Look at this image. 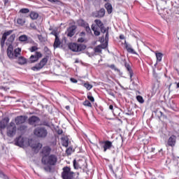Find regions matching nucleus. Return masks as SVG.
Segmentation results:
<instances>
[{"mask_svg":"<svg viewBox=\"0 0 179 179\" xmlns=\"http://www.w3.org/2000/svg\"><path fill=\"white\" fill-rule=\"evenodd\" d=\"M73 163V168L76 170H78V169H79V164H78V162H76V159H74Z\"/></svg>","mask_w":179,"mask_h":179,"instance_id":"39","label":"nucleus"},{"mask_svg":"<svg viewBox=\"0 0 179 179\" xmlns=\"http://www.w3.org/2000/svg\"><path fill=\"white\" fill-rule=\"evenodd\" d=\"M108 68H110V69H113L114 71H120L118 69L115 67V65L114 64L109 65Z\"/></svg>","mask_w":179,"mask_h":179,"instance_id":"47","label":"nucleus"},{"mask_svg":"<svg viewBox=\"0 0 179 179\" xmlns=\"http://www.w3.org/2000/svg\"><path fill=\"white\" fill-rule=\"evenodd\" d=\"M109 109L111 110L113 115H115V113H114V106L113 105L109 106Z\"/></svg>","mask_w":179,"mask_h":179,"instance_id":"51","label":"nucleus"},{"mask_svg":"<svg viewBox=\"0 0 179 179\" xmlns=\"http://www.w3.org/2000/svg\"><path fill=\"white\" fill-rule=\"evenodd\" d=\"M15 144L16 145V146H20V148H22V146H24V138H23L22 136H20L15 139Z\"/></svg>","mask_w":179,"mask_h":179,"instance_id":"15","label":"nucleus"},{"mask_svg":"<svg viewBox=\"0 0 179 179\" xmlns=\"http://www.w3.org/2000/svg\"><path fill=\"white\" fill-rule=\"evenodd\" d=\"M83 106H85L87 107H92V103H90V101H89L88 100H85L83 102Z\"/></svg>","mask_w":179,"mask_h":179,"instance_id":"36","label":"nucleus"},{"mask_svg":"<svg viewBox=\"0 0 179 179\" xmlns=\"http://www.w3.org/2000/svg\"><path fill=\"white\" fill-rule=\"evenodd\" d=\"M124 66L127 71L129 72L130 76V80L132 81V77L134 76V71H132V68H131V65L127 63V61L124 60Z\"/></svg>","mask_w":179,"mask_h":179,"instance_id":"17","label":"nucleus"},{"mask_svg":"<svg viewBox=\"0 0 179 179\" xmlns=\"http://www.w3.org/2000/svg\"><path fill=\"white\" fill-rule=\"evenodd\" d=\"M87 99L90 100V101H92V103L94 102V97L92 96V94L90 92L87 94Z\"/></svg>","mask_w":179,"mask_h":179,"instance_id":"34","label":"nucleus"},{"mask_svg":"<svg viewBox=\"0 0 179 179\" xmlns=\"http://www.w3.org/2000/svg\"><path fill=\"white\" fill-rule=\"evenodd\" d=\"M157 62H162L163 58V55L162 52L156 53Z\"/></svg>","mask_w":179,"mask_h":179,"instance_id":"30","label":"nucleus"},{"mask_svg":"<svg viewBox=\"0 0 179 179\" xmlns=\"http://www.w3.org/2000/svg\"><path fill=\"white\" fill-rule=\"evenodd\" d=\"M5 6H8L9 5V0H3Z\"/></svg>","mask_w":179,"mask_h":179,"instance_id":"56","label":"nucleus"},{"mask_svg":"<svg viewBox=\"0 0 179 179\" xmlns=\"http://www.w3.org/2000/svg\"><path fill=\"white\" fill-rule=\"evenodd\" d=\"M20 13H29L30 12V10L29 8H22L20 10Z\"/></svg>","mask_w":179,"mask_h":179,"instance_id":"40","label":"nucleus"},{"mask_svg":"<svg viewBox=\"0 0 179 179\" xmlns=\"http://www.w3.org/2000/svg\"><path fill=\"white\" fill-rule=\"evenodd\" d=\"M17 24H20V26H23V24H24V23H26V20H24V19H23V18H18L17 20Z\"/></svg>","mask_w":179,"mask_h":179,"instance_id":"32","label":"nucleus"},{"mask_svg":"<svg viewBox=\"0 0 179 179\" xmlns=\"http://www.w3.org/2000/svg\"><path fill=\"white\" fill-rule=\"evenodd\" d=\"M176 141L177 136H176L175 135H172L168 139V145L171 146V148H173V146H176Z\"/></svg>","mask_w":179,"mask_h":179,"instance_id":"16","label":"nucleus"},{"mask_svg":"<svg viewBox=\"0 0 179 179\" xmlns=\"http://www.w3.org/2000/svg\"><path fill=\"white\" fill-rule=\"evenodd\" d=\"M11 33H13V30H9L4 32L1 38V41H3V43H5V41H6V38H8V36H10Z\"/></svg>","mask_w":179,"mask_h":179,"instance_id":"18","label":"nucleus"},{"mask_svg":"<svg viewBox=\"0 0 179 179\" xmlns=\"http://www.w3.org/2000/svg\"><path fill=\"white\" fill-rule=\"evenodd\" d=\"M16 124L15 122H11L10 124L7 127V135L10 138H13V136H15L16 135Z\"/></svg>","mask_w":179,"mask_h":179,"instance_id":"8","label":"nucleus"},{"mask_svg":"<svg viewBox=\"0 0 179 179\" xmlns=\"http://www.w3.org/2000/svg\"><path fill=\"white\" fill-rule=\"evenodd\" d=\"M26 120H27V116H23V115L17 116L15 119V124L16 125H20L22 124H24L26 122Z\"/></svg>","mask_w":179,"mask_h":179,"instance_id":"13","label":"nucleus"},{"mask_svg":"<svg viewBox=\"0 0 179 179\" xmlns=\"http://www.w3.org/2000/svg\"><path fill=\"white\" fill-rule=\"evenodd\" d=\"M63 171L62 173V178L63 179H74L75 172L72 171L71 167L64 166L62 169Z\"/></svg>","mask_w":179,"mask_h":179,"instance_id":"3","label":"nucleus"},{"mask_svg":"<svg viewBox=\"0 0 179 179\" xmlns=\"http://www.w3.org/2000/svg\"><path fill=\"white\" fill-rule=\"evenodd\" d=\"M58 158L55 155H50L47 157H42L41 162L44 166H55Z\"/></svg>","mask_w":179,"mask_h":179,"instance_id":"2","label":"nucleus"},{"mask_svg":"<svg viewBox=\"0 0 179 179\" xmlns=\"http://www.w3.org/2000/svg\"><path fill=\"white\" fill-rule=\"evenodd\" d=\"M72 150V148H68L66 150V152L67 153V155H71V151Z\"/></svg>","mask_w":179,"mask_h":179,"instance_id":"55","label":"nucleus"},{"mask_svg":"<svg viewBox=\"0 0 179 179\" xmlns=\"http://www.w3.org/2000/svg\"><path fill=\"white\" fill-rule=\"evenodd\" d=\"M34 135L39 139H45L48 136V130L44 127H38L34 129Z\"/></svg>","mask_w":179,"mask_h":179,"instance_id":"1","label":"nucleus"},{"mask_svg":"<svg viewBox=\"0 0 179 179\" xmlns=\"http://www.w3.org/2000/svg\"><path fill=\"white\" fill-rule=\"evenodd\" d=\"M87 33H92V29H90V27H89V24L84 27Z\"/></svg>","mask_w":179,"mask_h":179,"instance_id":"45","label":"nucleus"},{"mask_svg":"<svg viewBox=\"0 0 179 179\" xmlns=\"http://www.w3.org/2000/svg\"><path fill=\"white\" fill-rule=\"evenodd\" d=\"M160 116L159 117V118H160V117H164V118H167V116L164 115V114H163V112L162 111H159Z\"/></svg>","mask_w":179,"mask_h":179,"instance_id":"53","label":"nucleus"},{"mask_svg":"<svg viewBox=\"0 0 179 179\" xmlns=\"http://www.w3.org/2000/svg\"><path fill=\"white\" fill-rule=\"evenodd\" d=\"M84 87L85 88H87V90H90L92 87H93V85L89 84V83H85L84 84Z\"/></svg>","mask_w":179,"mask_h":179,"instance_id":"38","label":"nucleus"},{"mask_svg":"<svg viewBox=\"0 0 179 179\" xmlns=\"http://www.w3.org/2000/svg\"><path fill=\"white\" fill-rule=\"evenodd\" d=\"M51 153V147L50 146H45L42 148L41 154L42 157H48L50 156Z\"/></svg>","mask_w":179,"mask_h":179,"instance_id":"12","label":"nucleus"},{"mask_svg":"<svg viewBox=\"0 0 179 179\" xmlns=\"http://www.w3.org/2000/svg\"><path fill=\"white\" fill-rule=\"evenodd\" d=\"M38 40H40V41H43V36L39 35L38 36Z\"/></svg>","mask_w":179,"mask_h":179,"instance_id":"60","label":"nucleus"},{"mask_svg":"<svg viewBox=\"0 0 179 179\" xmlns=\"http://www.w3.org/2000/svg\"><path fill=\"white\" fill-rule=\"evenodd\" d=\"M71 82H72V83H78V80L73 78H71L70 79Z\"/></svg>","mask_w":179,"mask_h":179,"instance_id":"52","label":"nucleus"},{"mask_svg":"<svg viewBox=\"0 0 179 179\" xmlns=\"http://www.w3.org/2000/svg\"><path fill=\"white\" fill-rule=\"evenodd\" d=\"M65 108H66V110H69L70 107H69V106H66L65 107Z\"/></svg>","mask_w":179,"mask_h":179,"instance_id":"64","label":"nucleus"},{"mask_svg":"<svg viewBox=\"0 0 179 179\" xmlns=\"http://www.w3.org/2000/svg\"><path fill=\"white\" fill-rule=\"evenodd\" d=\"M125 48L127 51V52H129L130 54H135L136 55H138V53L131 47V45L125 44Z\"/></svg>","mask_w":179,"mask_h":179,"instance_id":"19","label":"nucleus"},{"mask_svg":"<svg viewBox=\"0 0 179 179\" xmlns=\"http://www.w3.org/2000/svg\"><path fill=\"white\" fill-rule=\"evenodd\" d=\"M62 146H64V148L69 146V138H68V137L62 138Z\"/></svg>","mask_w":179,"mask_h":179,"instance_id":"22","label":"nucleus"},{"mask_svg":"<svg viewBox=\"0 0 179 179\" xmlns=\"http://www.w3.org/2000/svg\"><path fill=\"white\" fill-rule=\"evenodd\" d=\"M49 2H52V3H53V2H57L58 1V0H48Z\"/></svg>","mask_w":179,"mask_h":179,"instance_id":"62","label":"nucleus"},{"mask_svg":"<svg viewBox=\"0 0 179 179\" xmlns=\"http://www.w3.org/2000/svg\"><path fill=\"white\" fill-rule=\"evenodd\" d=\"M69 48L73 52H79L86 50V45L83 44L69 43Z\"/></svg>","mask_w":179,"mask_h":179,"instance_id":"5","label":"nucleus"},{"mask_svg":"<svg viewBox=\"0 0 179 179\" xmlns=\"http://www.w3.org/2000/svg\"><path fill=\"white\" fill-rule=\"evenodd\" d=\"M168 106L171 108V110H174L176 108V103L173 101H171L169 103Z\"/></svg>","mask_w":179,"mask_h":179,"instance_id":"37","label":"nucleus"},{"mask_svg":"<svg viewBox=\"0 0 179 179\" xmlns=\"http://www.w3.org/2000/svg\"><path fill=\"white\" fill-rule=\"evenodd\" d=\"M37 50H38V48H37L36 46H32L29 48V51L31 52H34V51H37Z\"/></svg>","mask_w":179,"mask_h":179,"instance_id":"41","label":"nucleus"},{"mask_svg":"<svg viewBox=\"0 0 179 179\" xmlns=\"http://www.w3.org/2000/svg\"><path fill=\"white\" fill-rule=\"evenodd\" d=\"M1 178L3 179H9V178H8V176H6V175H5L3 173H1Z\"/></svg>","mask_w":179,"mask_h":179,"instance_id":"50","label":"nucleus"},{"mask_svg":"<svg viewBox=\"0 0 179 179\" xmlns=\"http://www.w3.org/2000/svg\"><path fill=\"white\" fill-rule=\"evenodd\" d=\"M20 131H26V129H27V127L24 124H22L20 127L19 128Z\"/></svg>","mask_w":179,"mask_h":179,"instance_id":"44","label":"nucleus"},{"mask_svg":"<svg viewBox=\"0 0 179 179\" xmlns=\"http://www.w3.org/2000/svg\"><path fill=\"white\" fill-rule=\"evenodd\" d=\"M15 38H16V35L15 34H11L10 37L8 39V41L10 42L9 45L10 44L12 45V43L15 41Z\"/></svg>","mask_w":179,"mask_h":179,"instance_id":"31","label":"nucleus"},{"mask_svg":"<svg viewBox=\"0 0 179 179\" xmlns=\"http://www.w3.org/2000/svg\"><path fill=\"white\" fill-rule=\"evenodd\" d=\"M3 121L6 122V124H8L9 122V118L6 117L3 120Z\"/></svg>","mask_w":179,"mask_h":179,"instance_id":"59","label":"nucleus"},{"mask_svg":"<svg viewBox=\"0 0 179 179\" xmlns=\"http://www.w3.org/2000/svg\"><path fill=\"white\" fill-rule=\"evenodd\" d=\"M120 40H124V38H125V37L124 36V35H120Z\"/></svg>","mask_w":179,"mask_h":179,"instance_id":"61","label":"nucleus"},{"mask_svg":"<svg viewBox=\"0 0 179 179\" xmlns=\"http://www.w3.org/2000/svg\"><path fill=\"white\" fill-rule=\"evenodd\" d=\"M172 5L174 8H179V0H174L172 1Z\"/></svg>","mask_w":179,"mask_h":179,"instance_id":"35","label":"nucleus"},{"mask_svg":"<svg viewBox=\"0 0 179 179\" xmlns=\"http://www.w3.org/2000/svg\"><path fill=\"white\" fill-rule=\"evenodd\" d=\"M91 27H92V30L94 31V34L95 36H99L100 34L99 28H97V25H94V24H92Z\"/></svg>","mask_w":179,"mask_h":179,"instance_id":"25","label":"nucleus"},{"mask_svg":"<svg viewBox=\"0 0 179 179\" xmlns=\"http://www.w3.org/2000/svg\"><path fill=\"white\" fill-rule=\"evenodd\" d=\"M43 57V54L40 52H36L34 55H31L29 57V61L31 64H34V62H37L40 58Z\"/></svg>","mask_w":179,"mask_h":179,"instance_id":"9","label":"nucleus"},{"mask_svg":"<svg viewBox=\"0 0 179 179\" xmlns=\"http://www.w3.org/2000/svg\"><path fill=\"white\" fill-rule=\"evenodd\" d=\"M51 34H52L53 36H55V38H57V37H58V33H57V31H55V30H53V31L51 32Z\"/></svg>","mask_w":179,"mask_h":179,"instance_id":"49","label":"nucleus"},{"mask_svg":"<svg viewBox=\"0 0 179 179\" xmlns=\"http://www.w3.org/2000/svg\"><path fill=\"white\" fill-rule=\"evenodd\" d=\"M106 15V10H104V8H101L98 13H97V15L95 17H103L104 15Z\"/></svg>","mask_w":179,"mask_h":179,"instance_id":"24","label":"nucleus"},{"mask_svg":"<svg viewBox=\"0 0 179 179\" xmlns=\"http://www.w3.org/2000/svg\"><path fill=\"white\" fill-rule=\"evenodd\" d=\"M85 41V39L83 38H79L78 39V43H83Z\"/></svg>","mask_w":179,"mask_h":179,"instance_id":"54","label":"nucleus"},{"mask_svg":"<svg viewBox=\"0 0 179 179\" xmlns=\"http://www.w3.org/2000/svg\"><path fill=\"white\" fill-rule=\"evenodd\" d=\"M6 125L5 124H1V129H2V128H5Z\"/></svg>","mask_w":179,"mask_h":179,"instance_id":"63","label":"nucleus"},{"mask_svg":"<svg viewBox=\"0 0 179 179\" xmlns=\"http://www.w3.org/2000/svg\"><path fill=\"white\" fill-rule=\"evenodd\" d=\"M41 125H43V127H50V122H48V121L44 120V121L42 122Z\"/></svg>","mask_w":179,"mask_h":179,"instance_id":"42","label":"nucleus"},{"mask_svg":"<svg viewBox=\"0 0 179 179\" xmlns=\"http://www.w3.org/2000/svg\"><path fill=\"white\" fill-rule=\"evenodd\" d=\"M1 89L5 90L6 92H8V90H9V87H1Z\"/></svg>","mask_w":179,"mask_h":179,"instance_id":"58","label":"nucleus"},{"mask_svg":"<svg viewBox=\"0 0 179 179\" xmlns=\"http://www.w3.org/2000/svg\"><path fill=\"white\" fill-rule=\"evenodd\" d=\"M43 146V145L40 143H38L36 145H34L33 148L34 149H38V148H41Z\"/></svg>","mask_w":179,"mask_h":179,"instance_id":"43","label":"nucleus"},{"mask_svg":"<svg viewBox=\"0 0 179 179\" xmlns=\"http://www.w3.org/2000/svg\"><path fill=\"white\" fill-rule=\"evenodd\" d=\"M59 45H61V41L59 40V36H56L53 47L55 49L59 48Z\"/></svg>","mask_w":179,"mask_h":179,"instance_id":"20","label":"nucleus"},{"mask_svg":"<svg viewBox=\"0 0 179 179\" xmlns=\"http://www.w3.org/2000/svg\"><path fill=\"white\" fill-rule=\"evenodd\" d=\"M63 132H64V131H62V129H59V130L57 131L58 135H62Z\"/></svg>","mask_w":179,"mask_h":179,"instance_id":"57","label":"nucleus"},{"mask_svg":"<svg viewBox=\"0 0 179 179\" xmlns=\"http://www.w3.org/2000/svg\"><path fill=\"white\" fill-rule=\"evenodd\" d=\"M78 23L79 26H81V27H85L89 24L86 21L82 19L78 20Z\"/></svg>","mask_w":179,"mask_h":179,"instance_id":"29","label":"nucleus"},{"mask_svg":"<svg viewBox=\"0 0 179 179\" xmlns=\"http://www.w3.org/2000/svg\"><path fill=\"white\" fill-rule=\"evenodd\" d=\"M27 62V60L23 56L18 57V63L20 65H24V64H26Z\"/></svg>","mask_w":179,"mask_h":179,"instance_id":"27","label":"nucleus"},{"mask_svg":"<svg viewBox=\"0 0 179 179\" xmlns=\"http://www.w3.org/2000/svg\"><path fill=\"white\" fill-rule=\"evenodd\" d=\"M101 51V48L100 47V45H98L94 48V52H100Z\"/></svg>","mask_w":179,"mask_h":179,"instance_id":"46","label":"nucleus"},{"mask_svg":"<svg viewBox=\"0 0 179 179\" xmlns=\"http://www.w3.org/2000/svg\"><path fill=\"white\" fill-rule=\"evenodd\" d=\"M19 41H21V43H26L27 40H29V38L27 35H21L18 38Z\"/></svg>","mask_w":179,"mask_h":179,"instance_id":"28","label":"nucleus"},{"mask_svg":"<svg viewBox=\"0 0 179 179\" xmlns=\"http://www.w3.org/2000/svg\"><path fill=\"white\" fill-rule=\"evenodd\" d=\"M76 29H78V27H76V25L70 26L66 31L67 36L73 37V36H75V34L76 33Z\"/></svg>","mask_w":179,"mask_h":179,"instance_id":"11","label":"nucleus"},{"mask_svg":"<svg viewBox=\"0 0 179 179\" xmlns=\"http://www.w3.org/2000/svg\"><path fill=\"white\" fill-rule=\"evenodd\" d=\"M105 8L109 15L113 13V6L111 5V3H106L105 4Z\"/></svg>","mask_w":179,"mask_h":179,"instance_id":"21","label":"nucleus"},{"mask_svg":"<svg viewBox=\"0 0 179 179\" xmlns=\"http://www.w3.org/2000/svg\"><path fill=\"white\" fill-rule=\"evenodd\" d=\"M7 55L10 59H15V55L13 52V45L10 44L7 48Z\"/></svg>","mask_w":179,"mask_h":179,"instance_id":"14","label":"nucleus"},{"mask_svg":"<svg viewBox=\"0 0 179 179\" xmlns=\"http://www.w3.org/2000/svg\"><path fill=\"white\" fill-rule=\"evenodd\" d=\"M94 26L97 27V29H100L101 32L103 33V34L106 33L105 36V40L106 41H108V27L106 28L104 27V24H103V22L100 20H94Z\"/></svg>","mask_w":179,"mask_h":179,"instance_id":"4","label":"nucleus"},{"mask_svg":"<svg viewBox=\"0 0 179 179\" xmlns=\"http://www.w3.org/2000/svg\"><path fill=\"white\" fill-rule=\"evenodd\" d=\"M41 120L40 117L33 115L29 117L28 119V124L29 125H34L36 127L38 122H40Z\"/></svg>","mask_w":179,"mask_h":179,"instance_id":"10","label":"nucleus"},{"mask_svg":"<svg viewBox=\"0 0 179 179\" xmlns=\"http://www.w3.org/2000/svg\"><path fill=\"white\" fill-rule=\"evenodd\" d=\"M29 17H31V19H32V20H36L38 17V13H36V11H31L29 13Z\"/></svg>","mask_w":179,"mask_h":179,"instance_id":"26","label":"nucleus"},{"mask_svg":"<svg viewBox=\"0 0 179 179\" xmlns=\"http://www.w3.org/2000/svg\"><path fill=\"white\" fill-rule=\"evenodd\" d=\"M20 52H22V48H17L14 50V59L20 57Z\"/></svg>","mask_w":179,"mask_h":179,"instance_id":"23","label":"nucleus"},{"mask_svg":"<svg viewBox=\"0 0 179 179\" xmlns=\"http://www.w3.org/2000/svg\"><path fill=\"white\" fill-rule=\"evenodd\" d=\"M136 100L138 103H141V104H143V103H145V100H143V97H142V96L138 95L136 96Z\"/></svg>","mask_w":179,"mask_h":179,"instance_id":"33","label":"nucleus"},{"mask_svg":"<svg viewBox=\"0 0 179 179\" xmlns=\"http://www.w3.org/2000/svg\"><path fill=\"white\" fill-rule=\"evenodd\" d=\"M44 170H45V171H51V166L48 165V166H45V167H44Z\"/></svg>","mask_w":179,"mask_h":179,"instance_id":"48","label":"nucleus"},{"mask_svg":"<svg viewBox=\"0 0 179 179\" xmlns=\"http://www.w3.org/2000/svg\"><path fill=\"white\" fill-rule=\"evenodd\" d=\"M99 145H101V148H103V152L106 153L107 150H110V149H114V145H113V142L110 141H99Z\"/></svg>","mask_w":179,"mask_h":179,"instance_id":"7","label":"nucleus"},{"mask_svg":"<svg viewBox=\"0 0 179 179\" xmlns=\"http://www.w3.org/2000/svg\"><path fill=\"white\" fill-rule=\"evenodd\" d=\"M47 62H48V57H45L42 59L38 64H36L34 66H32L31 69L35 72H38V71H41V69H43V68L45 66Z\"/></svg>","mask_w":179,"mask_h":179,"instance_id":"6","label":"nucleus"}]
</instances>
